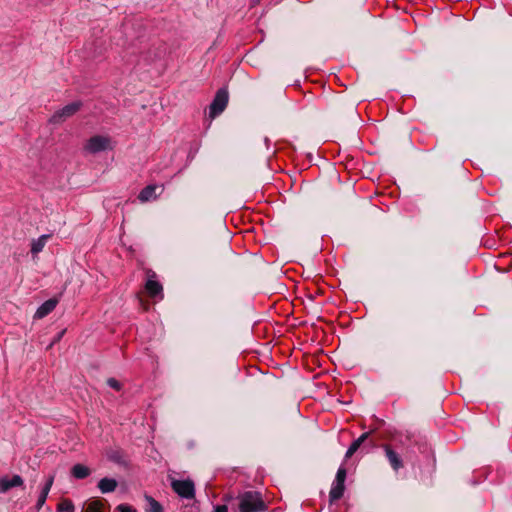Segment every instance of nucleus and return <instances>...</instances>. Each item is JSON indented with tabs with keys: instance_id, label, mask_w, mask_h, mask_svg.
Returning a JSON list of instances; mask_svg holds the SVG:
<instances>
[{
	"instance_id": "20e7f679",
	"label": "nucleus",
	"mask_w": 512,
	"mask_h": 512,
	"mask_svg": "<svg viewBox=\"0 0 512 512\" xmlns=\"http://www.w3.org/2000/svg\"><path fill=\"white\" fill-rule=\"evenodd\" d=\"M229 94L226 88H220L209 106V117L214 119L220 115L227 107Z\"/></svg>"
},
{
	"instance_id": "7ed1b4c3",
	"label": "nucleus",
	"mask_w": 512,
	"mask_h": 512,
	"mask_svg": "<svg viewBox=\"0 0 512 512\" xmlns=\"http://www.w3.org/2000/svg\"><path fill=\"white\" fill-rule=\"evenodd\" d=\"M112 148L111 138L104 135L92 136L86 141L84 145V150L91 154H96Z\"/></svg>"
},
{
	"instance_id": "423d86ee",
	"label": "nucleus",
	"mask_w": 512,
	"mask_h": 512,
	"mask_svg": "<svg viewBox=\"0 0 512 512\" xmlns=\"http://www.w3.org/2000/svg\"><path fill=\"white\" fill-rule=\"evenodd\" d=\"M172 490L180 497L185 499L195 498V485L190 479L187 480H172Z\"/></svg>"
},
{
	"instance_id": "a878e982",
	"label": "nucleus",
	"mask_w": 512,
	"mask_h": 512,
	"mask_svg": "<svg viewBox=\"0 0 512 512\" xmlns=\"http://www.w3.org/2000/svg\"><path fill=\"white\" fill-rule=\"evenodd\" d=\"M64 332H65V331H62V332H61V334H60L59 336H57V339H56L54 342L59 341V340H60V338L62 337V335L64 334Z\"/></svg>"
},
{
	"instance_id": "f3484780",
	"label": "nucleus",
	"mask_w": 512,
	"mask_h": 512,
	"mask_svg": "<svg viewBox=\"0 0 512 512\" xmlns=\"http://www.w3.org/2000/svg\"><path fill=\"white\" fill-rule=\"evenodd\" d=\"M51 237V235H42L38 239L33 240L31 244V253L36 255L43 250L46 245L47 240Z\"/></svg>"
},
{
	"instance_id": "ddd939ff",
	"label": "nucleus",
	"mask_w": 512,
	"mask_h": 512,
	"mask_svg": "<svg viewBox=\"0 0 512 512\" xmlns=\"http://www.w3.org/2000/svg\"><path fill=\"white\" fill-rule=\"evenodd\" d=\"M54 482V475H50L38 497L36 507L37 509H41V507L45 504L49 491Z\"/></svg>"
},
{
	"instance_id": "6ab92c4d",
	"label": "nucleus",
	"mask_w": 512,
	"mask_h": 512,
	"mask_svg": "<svg viewBox=\"0 0 512 512\" xmlns=\"http://www.w3.org/2000/svg\"><path fill=\"white\" fill-rule=\"evenodd\" d=\"M74 511H75L74 504L68 498L62 499L57 505V512H74Z\"/></svg>"
},
{
	"instance_id": "6e6552de",
	"label": "nucleus",
	"mask_w": 512,
	"mask_h": 512,
	"mask_svg": "<svg viewBox=\"0 0 512 512\" xmlns=\"http://www.w3.org/2000/svg\"><path fill=\"white\" fill-rule=\"evenodd\" d=\"M144 293L150 299L155 301L162 300L163 295V286L157 279H147L144 285Z\"/></svg>"
},
{
	"instance_id": "f8f14e48",
	"label": "nucleus",
	"mask_w": 512,
	"mask_h": 512,
	"mask_svg": "<svg viewBox=\"0 0 512 512\" xmlns=\"http://www.w3.org/2000/svg\"><path fill=\"white\" fill-rule=\"evenodd\" d=\"M159 187L157 185H148L145 188H143L139 195L138 199L142 202H148L151 200H155L157 198L156 191Z\"/></svg>"
},
{
	"instance_id": "9b49d317",
	"label": "nucleus",
	"mask_w": 512,
	"mask_h": 512,
	"mask_svg": "<svg viewBox=\"0 0 512 512\" xmlns=\"http://www.w3.org/2000/svg\"><path fill=\"white\" fill-rule=\"evenodd\" d=\"M23 479L19 475H14L12 478L3 477L0 479V492L5 493L11 488L22 486Z\"/></svg>"
},
{
	"instance_id": "a211bd4d",
	"label": "nucleus",
	"mask_w": 512,
	"mask_h": 512,
	"mask_svg": "<svg viewBox=\"0 0 512 512\" xmlns=\"http://www.w3.org/2000/svg\"><path fill=\"white\" fill-rule=\"evenodd\" d=\"M498 270H507L512 267V258L508 254L499 255L498 262L495 264Z\"/></svg>"
},
{
	"instance_id": "393cba45",
	"label": "nucleus",
	"mask_w": 512,
	"mask_h": 512,
	"mask_svg": "<svg viewBox=\"0 0 512 512\" xmlns=\"http://www.w3.org/2000/svg\"><path fill=\"white\" fill-rule=\"evenodd\" d=\"M215 512H228V507L226 505H218L215 507Z\"/></svg>"
},
{
	"instance_id": "0eeeda50",
	"label": "nucleus",
	"mask_w": 512,
	"mask_h": 512,
	"mask_svg": "<svg viewBox=\"0 0 512 512\" xmlns=\"http://www.w3.org/2000/svg\"><path fill=\"white\" fill-rule=\"evenodd\" d=\"M82 103L80 101H76L64 106L62 109L56 111L52 117L50 118V122L53 124L61 123L67 118L73 116L76 112L80 110Z\"/></svg>"
},
{
	"instance_id": "39448f33",
	"label": "nucleus",
	"mask_w": 512,
	"mask_h": 512,
	"mask_svg": "<svg viewBox=\"0 0 512 512\" xmlns=\"http://www.w3.org/2000/svg\"><path fill=\"white\" fill-rule=\"evenodd\" d=\"M347 476V470L345 467H339L332 488L329 493L331 502L337 501L342 498L345 491V480Z\"/></svg>"
},
{
	"instance_id": "4be33fe9",
	"label": "nucleus",
	"mask_w": 512,
	"mask_h": 512,
	"mask_svg": "<svg viewBox=\"0 0 512 512\" xmlns=\"http://www.w3.org/2000/svg\"><path fill=\"white\" fill-rule=\"evenodd\" d=\"M116 510L119 511V512H136V510L133 509L131 506H128V505H125V504L118 505Z\"/></svg>"
},
{
	"instance_id": "dca6fc26",
	"label": "nucleus",
	"mask_w": 512,
	"mask_h": 512,
	"mask_svg": "<svg viewBox=\"0 0 512 512\" xmlns=\"http://www.w3.org/2000/svg\"><path fill=\"white\" fill-rule=\"evenodd\" d=\"M90 469L83 464H75L71 469V474L76 479H84L90 475Z\"/></svg>"
},
{
	"instance_id": "f03ea898",
	"label": "nucleus",
	"mask_w": 512,
	"mask_h": 512,
	"mask_svg": "<svg viewBox=\"0 0 512 512\" xmlns=\"http://www.w3.org/2000/svg\"><path fill=\"white\" fill-rule=\"evenodd\" d=\"M240 512H263L267 509L261 493L256 491H246L238 497Z\"/></svg>"
},
{
	"instance_id": "b1692460",
	"label": "nucleus",
	"mask_w": 512,
	"mask_h": 512,
	"mask_svg": "<svg viewBox=\"0 0 512 512\" xmlns=\"http://www.w3.org/2000/svg\"><path fill=\"white\" fill-rule=\"evenodd\" d=\"M146 276H147V279H156L157 278L156 273L151 269L146 270Z\"/></svg>"
},
{
	"instance_id": "5701e85b",
	"label": "nucleus",
	"mask_w": 512,
	"mask_h": 512,
	"mask_svg": "<svg viewBox=\"0 0 512 512\" xmlns=\"http://www.w3.org/2000/svg\"><path fill=\"white\" fill-rule=\"evenodd\" d=\"M139 300L141 303V306L143 307V310L147 311L149 309V302L145 301L141 295H139Z\"/></svg>"
},
{
	"instance_id": "1a4fd4ad",
	"label": "nucleus",
	"mask_w": 512,
	"mask_h": 512,
	"mask_svg": "<svg viewBox=\"0 0 512 512\" xmlns=\"http://www.w3.org/2000/svg\"><path fill=\"white\" fill-rule=\"evenodd\" d=\"M82 512H109V505L104 499L91 498L85 503Z\"/></svg>"
},
{
	"instance_id": "4468645a",
	"label": "nucleus",
	"mask_w": 512,
	"mask_h": 512,
	"mask_svg": "<svg viewBox=\"0 0 512 512\" xmlns=\"http://www.w3.org/2000/svg\"><path fill=\"white\" fill-rule=\"evenodd\" d=\"M371 432H365L363 433L358 439H356L355 441H353L351 443V445L349 446L347 452H346V455H345V458L348 459L350 457H352L354 455V453H356V451L360 448V446L362 445V443L368 439V437L370 436Z\"/></svg>"
},
{
	"instance_id": "9d476101",
	"label": "nucleus",
	"mask_w": 512,
	"mask_h": 512,
	"mask_svg": "<svg viewBox=\"0 0 512 512\" xmlns=\"http://www.w3.org/2000/svg\"><path fill=\"white\" fill-rule=\"evenodd\" d=\"M58 300L56 298H51L45 301L35 312V319H42L48 314H50L57 306Z\"/></svg>"
},
{
	"instance_id": "2eb2a0df",
	"label": "nucleus",
	"mask_w": 512,
	"mask_h": 512,
	"mask_svg": "<svg viewBox=\"0 0 512 512\" xmlns=\"http://www.w3.org/2000/svg\"><path fill=\"white\" fill-rule=\"evenodd\" d=\"M117 481L112 478H102L98 482V488L102 493L113 492L117 488Z\"/></svg>"
},
{
	"instance_id": "aec40b11",
	"label": "nucleus",
	"mask_w": 512,
	"mask_h": 512,
	"mask_svg": "<svg viewBox=\"0 0 512 512\" xmlns=\"http://www.w3.org/2000/svg\"><path fill=\"white\" fill-rule=\"evenodd\" d=\"M149 503L148 512H163L161 504L152 497H147Z\"/></svg>"
},
{
	"instance_id": "412c9836",
	"label": "nucleus",
	"mask_w": 512,
	"mask_h": 512,
	"mask_svg": "<svg viewBox=\"0 0 512 512\" xmlns=\"http://www.w3.org/2000/svg\"><path fill=\"white\" fill-rule=\"evenodd\" d=\"M107 384L116 391H120L122 389V384L113 377L107 379Z\"/></svg>"
},
{
	"instance_id": "f257e3e1",
	"label": "nucleus",
	"mask_w": 512,
	"mask_h": 512,
	"mask_svg": "<svg viewBox=\"0 0 512 512\" xmlns=\"http://www.w3.org/2000/svg\"><path fill=\"white\" fill-rule=\"evenodd\" d=\"M413 439L410 435L397 434L381 445L385 457L394 472L405 467V460L410 458Z\"/></svg>"
}]
</instances>
